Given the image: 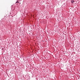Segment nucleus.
Listing matches in <instances>:
<instances>
[{"label":"nucleus","instance_id":"nucleus-1","mask_svg":"<svg viewBox=\"0 0 80 80\" xmlns=\"http://www.w3.org/2000/svg\"><path fill=\"white\" fill-rule=\"evenodd\" d=\"M75 2V1L74 0H72L71 1V3H73Z\"/></svg>","mask_w":80,"mask_h":80},{"label":"nucleus","instance_id":"nucleus-2","mask_svg":"<svg viewBox=\"0 0 80 80\" xmlns=\"http://www.w3.org/2000/svg\"><path fill=\"white\" fill-rule=\"evenodd\" d=\"M19 3V2H16V3Z\"/></svg>","mask_w":80,"mask_h":80},{"label":"nucleus","instance_id":"nucleus-3","mask_svg":"<svg viewBox=\"0 0 80 80\" xmlns=\"http://www.w3.org/2000/svg\"><path fill=\"white\" fill-rule=\"evenodd\" d=\"M20 3H21L20 2Z\"/></svg>","mask_w":80,"mask_h":80}]
</instances>
